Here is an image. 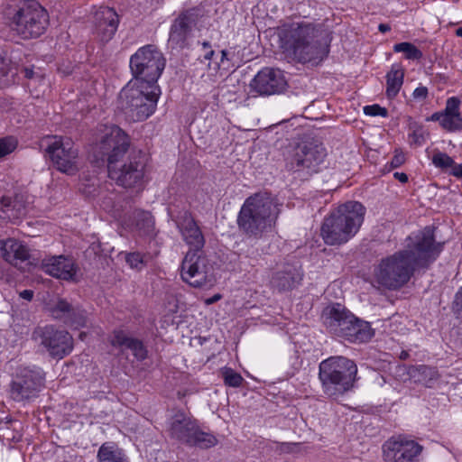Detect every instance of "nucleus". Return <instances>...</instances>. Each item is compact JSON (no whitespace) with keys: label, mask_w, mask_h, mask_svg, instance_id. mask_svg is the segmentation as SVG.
I'll return each mask as SVG.
<instances>
[{"label":"nucleus","mask_w":462,"mask_h":462,"mask_svg":"<svg viewBox=\"0 0 462 462\" xmlns=\"http://www.w3.org/2000/svg\"><path fill=\"white\" fill-rule=\"evenodd\" d=\"M364 113L366 116H382L386 117L388 116V111L386 108L380 106L379 105H371V106H365L364 107Z\"/></svg>","instance_id":"42"},{"label":"nucleus","mask_w":462,"mask_h":462,"mask_svg":"<svg viewBox=\"0 0 462 462\" xmlns=\"http://www.w3.org/2000/svg\"><path fill=\"white\" fill-rule=\"evenodd\" d=\"M72 310H75L65 300H59L53 310V314L56 318H65L68 319L69 314L72 312Z\"/></svg>","instance_id":"41"},{"label":"nucleus","mask_w":462,"mask_h":462,"mask_svg":"<svg viewBox=\"0 0 462 462\" xmlns=\"http://www.w3.org/2000/svg\"><path fill=\"white\" fill-rule=\"evenodd\" d=\"M385 462H416L422 447L414 440L406 439H390L383 447Z\"/></svg>","instance_id":"15"},{"label":"nucleus","mask_w":462,"mask_h":462,"mask_svg":"<svg viewBox=\"0 0 462 462\" xmlns=\"http://www.w3.org/2000/svg\"><path fill=\"white\" fill-rule=\"evenodd\" d=\"M183 239L191 247L189 251H199L204 246V236L193 217L187 212L176 220Z\"/></svg>","instance_id":"23"},{"label":"nucleus","mask_w":462,"mask_h":462,"mask_svg":"<svg viewBox=\"0 0 462 462\" xmlns=\"http://www.w3.org/2000/svg\"><path fill=\"white\" fill-rule=\"evenodd\" d=\"M202 48L204 51H207L208 49H211V45L208 42H202Z\"/></svg>","instance_id":"58"},{"label":"nucleus","mask_w":462,"mask_h":462,"mask_svg":"<svg viewBox=\"0 0 462 462\" xmlns=\"http://www.w3.org/2000/svg\"><path fill=\"white\" fill-rule=\"evenodd\" d=\"M160 95L159 86L134 82L122 90L121 98L125 100L126 114L132 120L143 121L154 113Z\"/></svg>","instance_id":"8"},{"label":"nucleus","mask_w":462,"mask_h":462,"mask_svg":"<svg viewBox=\"0 0 462 462\" xmlns=\"http://www.w3.org/2000/svg\"><path fill=\"white\" fill-rule=\"evenodd\" d=\"M412 95L415 99H425L428 96V88L426 87L420 86L414 89Z\"/></svg>","instance_id":"49"},{"label":"nucleus","mask_w":462,"mask_h":462,"mask_svg":"<svg viewBox=\"0 0 462 462\" xmlns=\"http://www.w3.org/2000/svg\"><path fill=\"white\" fill-rule=\"evenodd\" d=\"M196 420L182 411H177L168 421V432L171 438L187 444L194 434Z\"/></svg>","instance_id":"20"},{"label":"nucleus","mask_w":462,"mask_h":462,"mask_svg":"<svg viewBox=\"0 0 462 462\" xmlns=\"http://www.w3.org/2000/svg\"><path fill=\"white\" fill-rule=\"evenodd\" d=\"M0 255L5 262L17 266L19 263L29 259L30 250L23 242L15 238H7L0 241Z\"/></svg>","instance_id":"22"},{"label":"nucleus","mask_w":462,"mask_h":462,"mask_svg":"<svg viewBox=\"0 0 462 462\" xmlns=\"http://www.w3.org/2000/svg\"><path fill=\"white\" fill-rule=\"evenodd\" d=\"M222 375L225 383L230 387H239L244 381L242 375L235 372L232 368H224L222 371Z\"/></svg>","instance_id":"37"},{"label":"nucleus","mask_w":462,"mask_h":462,"mask_svg":"<svg viewBox=\"0 0 462 462\" xmlns=\"http://www.w3.org/2000/svg\"><path fill=\"white\" fill-rule=\"evenodd\" d=\"M409 130L410 133L408 136L411 140V143L415 146H422L429 135L424 126L415 121H411L409 124Z\"/></svg>","instance_id":"32"},{"label":"nucleus","mask_w":462,"mask_h":462,"mask_svg":"<svg viewBox=\"0 0 462 462\" xmlns=\"http://www.w3.org/2000/svg\"><path fill=\"white\" fill-rule=\"evenodd\" d=\"M276 214L272 204H243L238 215V226L248 236L261 238L272 231Z\"/></svg>","instance_id":"10"},{"label":"nucleus","mask_w":462,"mask_h":462,"mask_svg":"<svg viewBox=\"0 0 462 462\" xmlns=\"http://www.w3.org/2000/svg\"><path fill=\"white\" fill-rule=\"evenodd\" d=\"M127 349L131 350L133 355L138 360H143L147 356V351H146L145 347L143 346V343L136 338L132 339Z\"/></svg>","instance_id":"40"},{"label":"nucleus","mask_w":462,"mask_h":462,"mask_svg":"<svg viewBox=\"0 0 462 462\" xmlns=\"http://www.w3.org/2000/svg\"><path fill=\"white\" fill-rule=\"evenodd\" d=\"M166 60L162 53L154 45L139 48L130 58V69L135 83L158 86Z\"/></svg>","instance_id":"9"},{"label":"nucleus","mask_w":462,"mask_h":462,"mask_svg":"<svg viewBox=\"0 0 462 462\" xmlns=\"http://www.w3.org/2000/svg\"><path fill=\"white\" fill-rule=\"evenodd\" d=\"M352 313L339 303L328 305L322 311V320L327 328L336 336L341 330L348 319H352Z\"/></svg>","instance_id":"24"},{"label":"nucleus","mask_w":462,"mask_h":462,"mask_svg":"<svg viewBox=\"0 0 462 462\" xmlns=\"http://www.w3.org/2000/svg\"><path fill=\"white\" fill-rule=\"evenodd\" d=\"M404 72L399 65H393L386 75V96L393 98L399 93L403 83Z\"/></svg>","instance_id":"28"},{"label":"nucleus","mask_w":462,"mask_h":462,"mask_svg":"<svg viewBox=\"0 0 462 462\" xmlns=\"http://www.w3.org/2000/svg\"><path fill=\"white\" fill-rule=\"evenodd\" d=\"M182 280L195 288L211 285L212 265L202 250L189 251L181 263Z\"/></svg>","instance_id":"12"},{"label":"nucleus","mask_w":462,"mask_h":462,"mask_svg":"<svg viewBox=\"0 0 462 462\" xmlns=\"http://www.w3.org/2000/svg\"><path fill=\"white\" fill-rule=\"evenodd\" d=\"M320 35L319 28L312 23H291L280 33L281 47L298 62L318 64L328 54Z\"/></svg>","instance_id":"3"},{"label":"nucleus","mask_w":462,"mask_h":462,"mask_svg":"<svg viewBox=\"0 0 462 462\" xmlns=\"http://www.w3.org/2000/svg\"><path fill=\"white\" fill-rule=\"evenodd\" d=\"M444 110L441 112L433 113L430 117L427 118V121L439 122L441 125V120L443 119Z\"/></svg>","instance_id":"50"},{"label":"nucleus","mask_w":462,"mask_h":462,"mask_svg":"<svg viewBox=\"0 0 462 462\" xmlns=\"http://www.w3.org/2000/svg\"><path fill=\"white\" fill-rule=\"evenodd\" d=\"M453 310L455 314L462 319V286L459 288L457 292L456 293L454 303H453Z\"/></svg>","instance_id":"45"},{"label":"nucleus","mask_w":462,"mask_h":462,"mask_svg":"<svg viewBox=\"0 0 462 462\" xmlns=\"http://www.w3.org/2000/svg\"><path fill=\"white\" fill-rule=\"evenodd\" d=\"M414 372H417L419 374L429 376L430 380H432L436 376V371L433 368L420 365L414 369Z\"/></svg>","instance_id":"48"},{"label":"nucleus","mask_w":462,"mask_h":462,"mask_svg":"<svg viewBox=\"0 0 462 462\" xmlns=\"http://www.w3.org/2000/svg\"><path fill=\"white\" fill-rule=\"evenodd\" d=\"M460 100L456 97L447 99L441 127L449 132L462 130V117L459 112Z\"/></svg>","instance_id":"26"},{"label":"nucleus","mask_w":462,"mask_h":462,"mask_svg":"<svg viewBox=\"0 0 462 462\" xmlns=\"http://www.w3.org/2000/svg\"><path fill=\"white\" fill-rule=\"evenodd\" d=\"M405 162V155L402 152L396 150L393 157L390 162L391 168H398Z\"/></svg>","instance_id":"47"},{"label":"nucleus","mask_w":462,"mask_h":462,"mask_svg":"<svg viewBox=\"0 0 462 462\" xmlns=\"http://www.w3.org/2000/svg\"><path fill=\"white\" fill-rule=\"evenodd\" d=\"M85 337H86V333H85V332H81V333L79 334V337H80V339H81V340H84V339H85Z\"/></svg>","instance_id":"60"},{"label":"nucleus","mask_w":462,"mask_h":462,"mask_svg":"<svg viewBox=\"0 0 462 462\" xmlns=\"http://www.w3.org/2000/svg\"><path fill=\"white\" fill-rule=\"evenodd\" d=\"M97 457V462H129L124 451L111 442L101 445Z\"/></svg>","instance_id":"27"},{"label":"nucleus","mask_w":462,"mask_h":462,"mask_svg":"<svg viewBox=\"0 0 462 462\" xmlns=\"http://www.w3.org/2000/svg\"><path fill=\"white\" fill-rule=\"evenodd\" d=\"M130 145L129 136L118 126H106L97 148L101 155H107L108 177L124 188L140 189L144 182L145 164L140 155H134L123 163L121 158Z\"/></svg>","instance_id":"2"},{"label":"nucleus","mask_w":462,"mask_h":462,"mask_svg":"<svg viewBox=\"0 0 462 462\" xmlns=\"http://www.w3.org/2000/svg\"><path fill=\"white\" fill-rule=\"evenodd\" d=\"M20 296L23 299H25L27 300H31L32 299V297H33V292H32V291H30V290H24V291H23L20 293Z\"/></svg>","instance_id":"54"},{"label":"nucleus","mask_w":462,"mask_h":462,"mask_svg":"<svg viewBox=\"0 0 462 462\" xmlns=\"http://www.w3.org/2000/svg\"><path fill=\"white\" fill-rule=\"evenodd\" d=\"M66 322L76 329L85 327L88 322L87 312L80 308H76L75 310H72V312L66 319Z\"/></svg>","instance_id":"34"},{"label":"nucleus","mask_w":462,"mask_h":462,"mask_svg":"<svg viewBox=\"0 0 462 462\" xmlns=\"http://www.w3.org/2000/svg\"><path fill=\"white\" fill-rule=\"evenodd\" d=\"M393 51L402 52L407 60H418L422 58V52L414 44L407 42L396 43Z\"/></svg>","instance_id":"33"},{"label":"nucleus","mask_w":462,"mask_h":462,"mask_svg":"<svg viewBox=\"0 0 462 462\" xmlns=\"http://www.w3.org/2000/svg\"><path fill=\"white\" fill-rule=\"evenodd\" d=\"M228 52L226 50L221 51V58L218 62H208L207 68L209 71L217 73L218 71L224 70L227 72L230 69V59L228 58Z\"/></svg>","instance_id":"36"},{"label":"nucleus","mask_w":462,"mask_h":462,"mask_svg":"<svg viewBox=\"0 0 462 462\" xmlns=\"http://www.w3.org/2000/svg\"><path fill=\"white\" fill-rule=\"evenodd\" d=\"M10 31L23 40L42 35L49 25L47 10L35 0H25L8 17Z\"/></svg>","instance_id":"7"},{"label":"nucleus","mask_w":462,"mask_h":462,"mask_svg":"<svg viewBox=\"0 0 462 462\" xmlns=\"http://www.w3.org/2000/svg\"><path fill=\"white\" fill-rule=\"evenodd\" d=\"M456 35L457 37H462V26L456 30Z\"/></svg>","instance_id":"59"},{"label":"nucleus","mask_w":462,"mask_h":462,"mask_svg":"<svg viewBox=\"0 0 462 462\" xmlns=\"http://www.w3.org/2000/svg\"><path fill=\"white\" fill-rule=\"evenodd\" d=\"M326 157L327 150L321 143L304 141L286 151L284 167L294 178L304 180L320 171Z\"/></svg>","instance_id":"5"},{"label":"nucleus","mask_w":462,"mask_h":462,"mask_svg":"<svg viewBox=\"0 0 462 462\" xmlns=\"http://www.w3.org/2000/svg\"><path fill=\"white\" fill-rule=\"evenodd\" d=\"M219 299H220V296H219V295H215V296H213L212 298L208 299V300H206V303H207V304H212V303H214L215 301H217V300H219Z\"/></svg>","instance_id":"57"},{"label":"nucleus","mask_w":462,"mask_h":462,"mask_svg":"<svg viewBox=\"0 0 462 462\" xmlns=\"http://www.w3.org/2000/svg\"><path fill=\"white\" fill-rule=\"evenodd\" d=\"M393 177L398 180L402 183H406L408 181V176L404 172H394Z\"/></svg>","instance_id":"53"},{"label":"nucleus","mask_w":462,"mask_h":462,"mask_svg":"<svg viewBox=\"0 0 462 462\" xmlns=\"http://www.w3.org/2000/svg\"><path fill=\"white\" fill-rule=\"evenodd\" d=\"M42 269L49 275L66 281L73 280L77 273L74 262L62 255L43 260Z\"/></svg>","instance_id":"21"},{"label":"nucleus","mask_w":462,"mask_h":462,"mask_svg":"<svg viewBox=\"0 0 462 462\" xmlns=\"http://www.w3.org/2000/svg\"><path fill=\"white\" fill-rule=\"evenodd\" d=\"M29 199V195L26 192H14L13 195H4L0 198V202H24Z\"/></svg>","instance_id":"43"},{"label":"nucleus","mask_w":462,"mask_h":462,"mask_svg":"<svg viewBox=\"0 0 462 462\" xmlns=\"http://www.w3.org/2000/svg\"><path fill=\"white\" fill-rule=\"evenodd\" d=\"M215 55V51L212 49H208L205 51V53L203 55V58L200 59V61L204 63L205 61L211 62L213 56Z\"/></svg>","instance_id":"51"},{"label":"nucleus","mask_w":462,"mask_h":462,"mask_svg":"<svg viewBox=\"0 0 462 462\" xmlns=\"http://www.w3.org/2000/svg\"><path fill=\"white\" fill-rule=\"evenodd\" d=\"M119 23L116 11L109 7H100L94 15V33L102 42H109L115 35Z\"/></svg>","instance_id":"19"},{"label":"nucleus","mask_w":462,"mask_h":462,"mask_svg":"<svg viewBox=\"0 0 462 462\" xmlns=\"http://www.w3.org/2000/svg\"><path fill=\"white\" fill-rule=\"evenodd\" d=\"M286 85L283 73L280 69L270 68L260 70L251 82L254 91L267 96L281 93Z\"/></svg>","instance_id":"17"},{"label":"nucleus","mask_w":462,"mask_h":462,"mask_svg":"<svg viewBox=\"0 0 462 462\" xmlns=\"http://www.w3.org/2000/svg\"><path fill=\"white\" fill-rule=\"evenodd\" d=\"M133 338L124 330H115L110 337V344L123 351L127 349Z\"/></svg>","instance_id":"35"},{"label":"nucleus","mask_w":462,"mask_h":462,"mask_svg":"<svg viewBox=\"0 0 462 462\" xmlns=\"http://www.w3.org/2000/svg\"><path fill=\"white\" fill-rule=\"evenodd\" d=\"M273 197L272 194L266 190L259 191L250 197H248L245 202H268L272 201Z\"/></svg>","instance_id":"44"},{"label":"nucleus","mask_w":462,"mask_h":462,"mask_svg":"<svg viewBox=\"0 0 462 462\" xmlns=\"http://www.w3.org/2000/svg\"><path fill=\"white\" fill-rule=\"evenodd\" d=\"M199 14L195 9L185 10L173 21L169 35V42L173 48H184L196 25Z\"/></svg>","instance_id":"16"},{"label":"nucleus","mask_w":462,"mask_h":462,"mask_svg":"<svg viewBox=\"0 0 462 462\" xmlns=\"http://www.w3.org/2000/svg\"><path fill=\"white\" fill-rule=\"evenodd\" d=\"M378 30H379L381 32L384 33V32H389V31L391 30V27H390V25H389V24H387V23H380V24H379V26H378Z\"/></svg>","instance_id":"55"},{"label":"nucleus","mask_w":462,"mask_h":462,"mask_svg":"<svg viewBox=\"0 0 462 462\" xmlns=\"http://www.w3.org/2000/svg\"><path fill=\"white\" fill-rule=\"evenodd\" d=\"M45 152L53 165L61 172L73 174L78 170V150L69 137L46 136L42 140Z\"/></svg>","instance_id":"11"},{"label":"nucleus","mask_w":462,"mask_h":462,"mask_svg":"<svg viewBox=\"0 0 462 462\" xmlns=\"http://www.w3.org/2000/svg\"><path fill=\"white\" fill-rule=\"evenodd\" d=\"M346 322L337 336L352 343H363L373 337L374 333L367 322L358 319L354 315Z\"/></svg>","instance_id":"25"},{"label":"nucleus","mask_w":462,"mask_h":462,"mask_svg":"<svg viewBox=\"0 0 462 462\" xmlns=\"http://www.w3.org/2000/svg\"><path fill=\"white\" fill-rule=\"evenodd\" d=\"M10 70L11 60L3 53H0V77L6 76Z\"/></svg>","instance_id":"46"},{"label":"nucleus","mask_w":462,"mask_h":462,"mask_svg":"<svg viewBox=\"0 0 462 462\" xmlns=\"http://www.w3.org/2000/svg\"><path fill=\"white\" fill-rule=\"evenodd\" d=\"M125 259L130 268L141 271L152 261L150 254H142L140 252L126 253Z\"/></svg>","instance_id":"30"},{"label":"nucleus","mask_w":462,"mask_h":462,"mask_svg":"<svg viewBox=\"0 0 462 462\" xmlns=\"http://www.w3.org/2000/svg\"><path fill=\"white\" fill-rule=\"evenodd\" d=\"M319 377L323 392L337 398L351 390L356 381L357 366L344 356H331L319 364Z\"/></svg>","instance_id":"6"},{"label":"nucleus","mask_w":462,"mask_h":462,"mask_svg":"<svg viewBox=\"0 0 462 462\" xmlns=\"http://www.w3.org/2000/svg\"><path fill=\"white\" fill-rule=\"evenodd\" d=\"M405 248L383 258L374 271V281L388 290H397L406 284L418 268L427 267L442 251L437 243L434 229L426 226L410 235Z\"/></svg>","instance_id":"1"},{"label":"nucleus","mask_w":462,"mask_h":462,"mask_svg":"<svg viewBox=\"0 0 462 462\" xmlns=\"http://www.w3.org/2000/svg\"><path fill=\"white\" fill-rule=\"evenodd\" d=\"M17 147V140L13 136L0 138V158L13 152Z\"/></svg>","instance_id":"39"},{"label":"nucleus","mask_w":462,"mask_h":462,"mask_svg":"<svg viewBox=\"0 0 462 462\" xmlns=\"http://www.w3.org/2000/svg\"><path fill=\"white\" fill-rule=\"evenodd\" d=\"M303 277L300 265L284 263L278 266L271 278V284L279 291H291L298 287Z\"/></svg>","instance_id":"18"},{"label":"nucleus","mask_w":462,"mask_h":462,"mask_svg":"<svg viewBox=\"0 0 462 462\" xmlns=\"http://www.w3.org/2000/svg\"><path fill=\"white\" fill-rule=\"evenodd\" d=\"M24 76L28 79L32 78L33 70L32 69L25 68L24 69Z\"/></svg>","instance_id":"56"},{"label":"nucleus","mask_w":462,"mask_h":462,"mask_svg":"<svg viewBox=\"0 0 462 462\" xmlns=\"http://www.w3.org/2000/svg\"><path fill=\"white\" fill-rule=\"evenodd\" d=\"M432 162L437 168L446 170L450 168V171L455 165L454 160L445 152H436L432 157Z\"/></svg>","instance_id":"38"},{"label":"nucleus","mask_w":462,"mask_h":462,"mask_svg":"<svg viewBox=\"0 0 462 462\" xmlns=\"http://www.w3.org/2000/svg\"><path fill=\"white\" fill-rule=\"evenodd\" d=\"M418 381H421V382L427 383V382L424 379L418 378Z\"/></svg>","instance_id":"62"},{"label":"nucleus","mask_w":462,"mask_h":462,"mask_svg":"<svg viewBox=\"0 0 462 462\" xmlns=\"http://www.w3.org/2000/svg\"><path fill=\"white\" fill-rule=\"evenodd\" d=\"M33 341L43 346L51 356L62 358L73 348L72 337L66 331L51 326L36 328L32 333Z\"/></svg>","instance_id":"14"},{"label":"nucleus","mask_w":462,"mask_h":462,"mask_svg":"<svg viewBox=\"0 0 462 462\" xmlns=\"http://www.w3.org/2000/svg\"><path fill=\"white\" fill-rule=\"evenodd\" d=\"M217 443V438L209 432H205L197 425L194 434L190 435V441L187 445L199 447L200 448H209Z\"/></svg>","instance_id":"29"},{"label":"nucleus","mask_w":462,"mask_h":462,"mask_svg":"<svg viewBox=\"0 0 462 462\" xmlns=\"http://www.w3.org/2000/svg\"><path fill=\"white\" fill-rule=\"evenodd\" d=\"M450 173L457 178H462V164H457L453 166V169L450 171Z\"/></svg>","instance_id":"52"},{"label":"nucleus","mask_w":462,"mask_h":462,"mask_svg":"<svg viewBox=\"0 0 462 462\" xmlns=\"http://www.w3.org/2000/svg\"><path fill=\"white\" fill-rule=\"evenodd\" d=\"M43 372L37 366L19 368L11 385V397L23 402L37 396L43 385Z\"/></svg>","instance_id":"13"},{"label":"nucleus","mask_w":462,"mask_h":462,"mask_svg":"<svg viewBox=\"0 0 462 462\" xmlns=\"http://www.w3.org/2000/svg\"><path fill=\"white\" fill-rule=\"evenodd\" d=\"M365 214L363 204H339L324 218L321 236L329 245L346 244L359 231Z\"/></svg>","instance_id":"4"},{"label":"nucleus","mask_w":462,"mask_h":462,"mask_svg":"<svg viewBox=\"0 0 462 462\" xmlns=\"http://www.w3.org/2000/svg\"><path fill=\"white\" fill-rule=\"evenodd\" d=\"M407 356H408V354H407L406 352H402V353L401 354V358H402V359H405V358L407 357Z\"/></svg>","instance_id":"61"},{"label":"nucleus","mask_w":462,"mask_h":462,"mask_svg":"<svg viewBox=\"0 0 462 462\" xmlns=\"http://www.w3.org/2000/svg\"><path fill=\"white\" fill-rule=\"evenodd\" d=\"M136 226L143 236H153L154 220L151 213L147 211L138 212L136 215Z\"/></svg>","instance_id":"31"}]
</instances>
